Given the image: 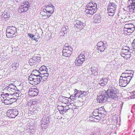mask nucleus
<instances>
[{"label":"nucleus","mask_w":135,"mask_h":135,"mask_svg":"<svg viewBox=\"0 0 135 135\" xmlns=\"http://www.w3.org/2000/svg\"><path fill=\"white\" fill-rule=\"evenodd\" d=\"M97 7L96 3L89 2L88 3L85 7V12L87 14L93 15L97 11Z\"/></svg>","instance_id":"1"},{"label":"nucleus","mask_w":135,"mask_h":135,"mask_svg":"<svg viewBox=\"0 0 135 135\" xmlns=\"http://www.w3.org/2000/svg\"><path fill=\"white\" fill-rule=\"evenodd\" d=\"M106 93L108 97L115 99L118 97L119 92L116 88L112 87L107 91Z\"/></svg>","instance_id":"2"},{"label":"nucleus","mask_w":135,"mask_h":135,"mask_svg":"<svg viewBox=\"0 0 135 135\" xmlns=\"http://www.w3.org/2000/svg\"><path fill=\"white\" fill-rule=\"evenodd\" d=\"M73 49L70 45L68 44H65L62 51V55L66 57H70L72 54Z\"/></svg>","instance_id":"3"},{"label":"nucleus","mask_w":135,"mask_h":135,"mask_svg":"<svg viewBox=\"0 0 135 135\" xmlns=\"http://www.w3.org/2000/svg\"><path fill=\"white\" fill-rule=\"evenodd\" d=\"M17 31L15 27L14 26H8L6 30V36L8 38H11L13 36L16 35Z\"/></svg>","instance_id":"4"},{"label":"nucleus","mask_w":135,"mask_h":135,"mask_svg":"<svg viewBox=\"0 0 135 135\" xmlns=\"http://www.w3.org/2000/svg\"><path fill=\"white\" fill-rule=\"evenodd\" d=\"M126 76L122 74L120 76L119 84V85L122 87L126 86L127 84L129 83L131 79Z\"/></svg>","instance_id":"5"},{"label":"nucleus","mask_w":135,"mask_h":135,"mask_svg":"<svg viewBox=\"0 0 135 135\" xmlns=\"http://www.w3.org/2000/svg\"><path fill=\"white\" fill-rule=\"evenodd\" d=\"M30 4L29 2L27 1H24L21 4L18 9L19 12L22 13L23 12H26L28 9Z\"/></svg>","instance_id":"6"},{"label":"nucleus","mask_w":135,"mask_h":135,"mask_svg":"<svg viewBox=\"0 0 135 135\" xmlns=\"http://www.w3.org/2000/svg\"><path fill=\"white\" fill-rule=\"evenodd\" d=\"M85 56L83 54L79 55L75 61V65L78 66L81 65L85 61Z\"/></svg>","instance_id":"7"},{"label":"nucleus","mask_w":135,"mask_h":135,"mask_svg":"<svg viewBox=\"0 0 135 135\" xmlns=\"http://www.w3.org/2000/svg\"><path fill=\"white\" fill-rule=\"evenodd\" d=\"M116 6L114 3H110L109 4L108 13L109 16H112L114 14V10L116 9Z\"/></svg>","instance_id":"8"},{"label":"nucleus","mask_w":135,"mask_h":135,"mask_svg":"<svg viewBox=\"0 0 135 135\" xmlns=\"http://www.w3.org/2000/svg\"><path fill=\"white\" fill-rule=\"evenodd\" d=\"M131 52L128 51V49L123 48L122 49L121 55L124 59H127L131 56Z\"/></svg>","instance_id":"9"},{"label":"nucleus","mask_w":135,"mask_h":135,"mask_svg":"<svg viewBox=\"0 0 135 135\" xmlns=\"http://www.w3.org/2000/svg\"><path fill=\"white\" fill-rule=\"evenodd\" d=\"M41 58L38 56H34L30 59L28 61V63L31 66L36 64L37 63L40 62Z\"/></svg>","instance_id":"10"},{"label":"nucleus","mask_w":135,"mask_h":135,"mask_svg":"<svg viewBox=\"0 0 135 135\" xmlns=\"http://www.w3.org/2000/svg\"><path fill=\"white\" fill-rule=\"evenodd\" d=\"M18 114V111L15 109L8 110L7 113L8 116L12 118H15Z\"/></svg>","instance_id":"11"},{"label":"nucleus","mask_w":135,"mask_h":135,"mask_svg":"<svg viewBox=\"0 0 135 135\" xmlns=\"http://www.w3.org/2000/svg\"><path fill=\"white\" fill-rule=\"evenodd\" d=\"M28 79L29 83L33 85H36L39 84L41 81V80L39 78L34 79L32 76H29Z\"/></svg>","instance_id":"12"},{"label":"nucleus","mask_w":135,"mask_h":135,"mask_svg":"<svg viewBox=\"0 0 135 135\" xmlns=\"http://www.w3.org/2000/svg\"><path fill=\"white\" fill-rule=\"evenodd\" d=\"M45 6V8L44 9L45 10V11H47L48 12L52 14L54 11V7L51 4H47Z\"/></svg>","instance_id":"13"},{"label":"nucleus","mask_w":135,"mask_h":135,"mask_svg":"<svg viewBox=\"0 0 135 135\" xmlns=\"http://www.w3.org/2000/svg\"><path fill=\"white\" fill-rule=\"evenodd\" d=\"M38 90L36 88H30L28 91L29 95L31 97H34L37 96L38 94Z\"/></svg>","instance_id":"14"},{"label":"nucleus","mask_w":135,"mask_h":135,"mask_svg":"<svg viewBox=\"0 0 135 135\" xmlns=\"http://www.w3.org/2000/svg\"><path fill=\"white\" fill-rule=\"evenodd\" d=\"M76 23L75 27L79 30H82L85 26V24L82 22L78 20L75 21Z\"/></svg>","instance_id":"15"},{"label":"nucleus","mask_w":135,"mask_h":135,"mask_svg":"<svg viewBox=\"0 0 135 135\" xmlns=\"http://www.w3.org/2000/svg\"><path fill=\"white\" fill-rule=\"evenodd\" d=\"M86 92L83 91H77L75 95V97L78 98H81L85 97Z\"/></svg>","instance_id":"16"},{"label":"nucleus","mask_w":135,"mask_h":135,"mask_svg":"<svg viewBox=\"0 0 135 135\" xmlns=\"http://www.w3.org/2000/svg\"><path fill=\"white\" fill-rule=\"evenodd\" d=\"M44 9L40 13V15L42 16L44 18L46 19L51 16L52 15L50 12H48L47 11H45Z\"/></svg>","instance_id":"17"},{"label":"nucleus","mask_w":135,"mask_h":135,"mask_svg":"<svg viewBox=\"0 0 135 135\" xmlns=\"http://www.w3.org/2000/svg\"><path fill=\"white\" fill-rule=\"evenodd\" d=\"M97 101L99 102L102 103L105 102L107 100V98L103 95H100L97 97Z\"/></svg>","instance_id":"18"},{"label":"nucleus","mask_w":135,"mask_h":135,"mask_svg":"<svg viewBox=\"0 0 135 135\" xmlns=\"http://www.w3.org/2000/svg\"><path fill=\"white\" fill-rule=\"evenodd\" d=\"M122 74L126 76L131 79L132 78L133 76V72L132 71L130 70H127L124 73H123Z\"/></svg>","instance_id":"19"},{"label":"nucleus","mask_w":135,"mask_h":135,"mask_svg":"<svg viewBox=\"0 0 135 135\" xmlns=\"http://www.w3.org/2000/svg\"><path fill=\"white\" fill-rule=\"evenodd\" d=\"M16 87L15 86L12 85H9L7 88V90L10 93L12 94L15 91Z\"/></svg>","instance_id":"20"},{"label":"nucleus","mask_w":135,"mask_h":135,"mask_svg":"<svg viewBox=\"0 0 135 135\" xmlns=\"http://www.w3.org/2000/svg\"><path fill=\"white\" fill-rule=\"evenodd\" d=\"M134 28H123V33L125 35H130L134 30Z\"/></svg>","instance_id":"21"},{"label":"nucleus","mask_w":135,"mask_h":135,"mask_svg":"<svg viewBox=\"0 0 135 135\" xmlns=\"http://www.w3.org/2000/svg\"><path fill=\"white\" fill-rule=\"evenodd\" d=\"M101 16L100 15H96L94 18L93 22L95 23H99L101 21Z\"/></svg>","instance_id":"22"},{"label":"nucleus","mask_w":135,"mask_h":135,"mask_svg":"<svg viewBox=\"0 0 135 135\" xmlns=\"http://www.w3.org/2000/svg\"><path fill=\"white\" fill-rule=\"evenodd\" d=\"M13 99L9 98H7L4 99L3 103L5 105H10L13 103Z\"/></svg>","instance_id":"23"},{"label":"nucleus","mask_w":135,"mask_h":135,"mask_svg":"<svg viewBox=\"0 0 135 135\" xmlns=\"http://www.w3.org/2000/svg\"><path fill=\"white\" fill-rule=\"evenodd\" d=\"M37 104V102L35 100H30L29 102H28L27 105L28 106H30L31 107H33L34 108V106H36Z\"/></svg>","instance_id":"24"},{"label":"nucleus","mask_w":135,"mask_h":135,"mask_svg":"<svg viewBox=\"0 0 135 135\" xmlns=\"http://www.w3.org/2000/svg\"><path fill=\"white\" fill-rule=\"evenodd\" d=\"M132 2L131 3V8L129 9V11L132 12L135 15V1H132Z\"/></svg>","instance_id":"25"},{"label":"nucleus","mask_w":135,"mask_h":135,"mask_svg":"<svg viewBox=\"0 0 135 135\" xmlns=\"http://www.w3.org/2000/svg\"><path fill=\"white\" fill-rule=\"evenodd\" d=\"M49 74L48 73H42L41 74V81H45L47 79Z\"/></svg>","instance_id":"26"},{"label":"nucleus","mask_w":135,"mask_h":135,"mask_svg":"<svg viewBox=\"0 0 135 135\" xmlns=\"http://www.w3.org/2000/svg\"><path fill=\"white\" fill-rule=\"evenodd\" d=\"M40 73L38 70H34L33 71L31 75H33L35 76H38V77H40Z\"/></svg>","instance_id":"27"},{"label":"nucleus","mask_w":135,"mask_h":135,"mask_svg":"<svg viewBox=\"0 0 135 135\" xmlns=\"http://www.w3.org/2000/svg\"><path fill=\"white\" fill-rule=\"evenodd\" d=\"M134 26L133 25L132 23L126 24L125 25L124 28H134Z\"/></svg>","instance_id":"28"},{"label":"nucleus","mask_w":135,"mask_h":135,"mask_svg":"<svg viewBox=\"0 0 135 135\" xmlns=\"http://www.w3.org/2000/svg\"><path fill=\"white\" fill-rule=\"evenodd\" d=\"M40 70L41 71H44V73H47V71H48V69H47L46 66L42 65L40 68Z\"/></svg>","instance_id":"29"},{"label":"nucleus","mask_w":135,"mask_h":135,"mask_svg":"<svg viewBox=\"0 0 135 135\" xmlns=\"http://www.w3.org/2000/svg\"><path fill=\"white\" fill-rule=\"evenodd\" d=\"M49 122V119L47 118L46 116H44L42 119V123H43L47 124Z\"/></svg>","instance_id":"30"},{"label":"nucleus","mask_w":135,"mask_h":135,"mask_svg":"<svg viewBox=\"0 0 135 135\" xmlns=\"http://www.w3.org/2000/svg\"><path fill=\"white\" fill-rule=\"evenodd\" d=\"M2 16L4 18H7L9 17L10 15L9 13L4 11L2 14Z\"/></svg>","instance_id":"31"},{"label":"nucleus","mask_w":135,"mask_h":135,"mask_svg":"<svg viewBox=\"0 0 135 135\" xmlns=\"http://www.w3.org/2000/svg\"><path fill=\"white\" fill-rule=\"evenodd\" d=\"M34 35L35 36L33 37L34 38L32 40H35L36 42H38V40L40 38V36L38 34H37V35Z\"/></svg>","instance_id":"32"},{"label":"nucleus","mask_w":135,"mask_h":135,"mask_svg":"<svg viewBox=\"0 0 135 135\" xmlns=\"http://www.w3.org/2000/svg\"><path fill=\"white\" fill-rule=\"evenodd\" d=\"M105 47L104 46H103L100 47H98L97 49L99 52H103L104 51L105 49Z\"/></svg>","instance_id":"33"},{"label":"nucleus","mask_w":135,"mask_h":135,"mask_svg":"<svg viewBox=\"0 0 135 135\" xmlns=\"http://www.w3.org/2000/svg\"><path fill=\"white\" fill-rule=\"evenodd\" d=\"M48 126V125L47 124L43 123H41V127L42 129H46L47 128Z\"/></svg>","instance_id":"34"},{"label":"nucleus","mask_w":135,"mask_h":135,"mask_svg":"<svg viewBox=\"0 0 135 135\" xmlns=\"http://www.w3.org/2000/svg\"><path fill=\"white\" fill-rule=\"evenodd\" d=\"M104 43L102 41L99 42L97 45V49L104 46Z\"/></svg>","instance_id":"35"},{"label":"nucleus","mask_w":135,"mask_h":135,"mask_svg":"<svg viewBox=\"0 0 135 135\" xmlns=\"http://www.w3.org/2000/svg\"><path fill=\"white\" fill-rule=\"evenodd\" d=\"M17 64L16 63H13L12 65V68L14 70H16L17 68Z\"/></svg>","instance_id":"36"},{"label":"nucleus","mask_w":135,"mask_h":135,"mask_svg":"<svg viewBox=\"0 0 135 135\" xmlns=\"http://www.w3.org/2000/svg\"><path fill=\"white\" fill-rule=\"evenodd\" d=\"M132 45L134 47L133 51L135 52V39L133 40Z\"/></svg>","instance_id":"37"},{"label":"nucleus","mask_w":135,"mask_h":135,"mask_svg":"<svg viewBox=\"0 0 135 135\" xmlns=\"http://www.w3.org/2000/svg\"><path fill=\"white\" fill-rule=\"evenodd\" d=\"M9 96V94L8 93H6L4 95H3V96H4L3 97L4 99H5L7 98H9L8 96Z\"/></svg>","instance_id":"38"},{"label":"nucleus","mask_w":135,"mask_h":135,"mask_svg":"<svg viewBox=\"0 0 135 135\" xmlns=\"http://www.w3.org/2000/svg\"><path fill=\"white\" fill-rule=\"evenodd\" d=\"M99 84L100 85L102 86H104L105 84H106V82H105V83H103V82L100 81Z\"/></svg>","instance_id":"39"},{"label":"nucleus","mask_w":135,"mask_h":135,"mask_svg":"<svg viewBox=\"0 0 135 135\" xmlns=\"http://www.w3.org/2000/svg\"><path fill=\"white\" fill-rule=\"evenodd\" d=\"M30 76H32V77H33V78H34V79H37V78H39L40 79V78L41 77V76H40V77H39L38 78V76H35L33 75H31Z\"/></svg>","instance_id":"40"},{"label":"nucleus","mask_w":135,"mask_h":135,"mask_svg":"<svg viewBox=\"0 0 135 135\" xmlns=\"http://www.w3.org/2000/svg\"><path fill=\"white\" fill-rule=\"evenodd\" d=\"M28 35L30 38H32L34 36H35L34 35H32L31 33H28Z\"/></svg>","instance_id":"41"},{"label":"nucleus","mask_w":135,"mask_h":135,"mask_svg":"<svg viewBox=\"0 0 135 135\" xmlns=\"http://www.w3.org/2000/svg\"><path fill=\"white\" fill-rule=\"evenodd\" d=\"M91 71L92 73V74H95V73H97V71L95 70H92V69L91 70Z\"/></svg>","instance_id":"42"},{"label":"nucleus","mask_w":135,"mask_h":135,"mask_svg":"<svg viewBox=\"0 0 135 135\" xmlns=\"http://www.w3.org/2000/svg\"><path fill=\"white\" fill-rule=\"evenodd\" d=\"M13 94L15 95H16L17 97H19V94L18 93H14Z\"/></svg>","instance_id":"43"},{"label":"nucleus","mask_w":135,"mask_h":135,"mask_svg":"<svg viewBox=\"0 0 135 135\" xmlns=\"http://www.w3.org/2000/svg\"><path fill=\"white\" fill-rule=\"evenodd\" d=\"M107 81V80L106 79H104L103 80V82L104 83H105V82H106V84Z\"/></svg>","instance_id":"44"},{"label":"nucleus","mask_w":135,"mask_h":135,"mask_svg":"<svg viewBox=\"0 0 135 135\" xmlns=\"http://www.w3.org/2000/svg\"><path fill=\"white\" fill-rule=\"evenodd\" d=\"M123 48H125V49H128V51L129 50V48L127 47H124Z\"/></svg>","instance_id":"45"},{"label":"nucleus","mask_w":135,"mask_h":135,"mask_svg":"<svg viewBox=\"0 0 135 135\" xmlns=\"http://www.w3.org/2000/svg\"><path fill=\"white\" fill-rule=\"evenodd\" d=\"M120 21H122V22H121L122 23H123V18H122L120 20H119Z\"/></svg>","instance_id":"46"},{"label":"nucleus","mask_w":135,"mask_h":135,"mask_svg":"<svg viewBox=\"0 0 135 135\" xmlns=\"http://www.w3.org/2000/svg\"><path fill=\"white\" fill-rule=\"evenodd\" d=\"M77 91H78V90L76 89H75V90L74 91L75 93V92L76 93Z\"/></svg>","instance_id":"47"}]
</instances>
